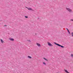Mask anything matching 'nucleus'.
<instances>
[{
  "label": "nucleus",
  "mask_w": 73,
  "mask_h": 73,
  "mask_svg": "<svg viewBox=\"0 0 73 73\" xmlns=\"http://www.w3.org/2000/svg\"><path fill=\"white\" fill-rule=\"evenodd\" d=\"M25 17L26 18H28V16H25Z\"/></svg>",
  "instance_id": "4468645a"
},
{
  "label": "nucleus",
  "mask_w": 73,
  "mask_h": 73,
  "mask_svg": "<svg viewBox=\"0 0 73 73\" xmlns=\"http://www.w3.org/2000/svg\"><path fill=\"white\" fill-rule=\"evenodd\" d=\"M54 44H56V45H58V46H61L62 47V48H64V47L62 46H61L58 44H57V43H56V42H54Z\"/></svg>",
  "instance_id": "f03ea898"
},
{
  "label": "nucleus",
  "mask_w": 73,
  "mask_h": 73,
  "mask_svg": "<svg viewBox=\"0 0 73 73\" xmlns=\"http://www.w3.org/2000/svg\"><path fill=\"white\" fill-rule=\"evenodd\" d=\"M64 70L65 72H66V73H69V72H68V70H67L64 69Z\"/></svg>",
  "instance_id": "0eeeda50"
},
{
  "label": "nucleus",
  "mask_w": 73,
  "mask_h": 73,
  "mask_svg": "<svg viewBox=\"0 0 73 73\" xmlns=\"http://www.w3.org/2000/svg\"><path fill=\"white\" fill-rule=\"evenodd\" d=\"M36 44L38 46V47H40V46H41V45L39 43H37Z\"/></svg>",
  "instance_id": "39448f33"
},
{
  "label": "nucleus",
  "mask_w": 73,
  "mask_h": 73,
  "mask_svg": "<svg viewBox=\"0 0 73 73\" xmlns=\"http://www.w3.org/2000/svg\"><path fill=\"white\" fill-rule=\"evenodd\" d=\"M49 46H53V45L50 42H47Z\"/></svg>",
  "instance_id": "7ed1b4c3"
},
{
  "label": "nucleus",
  "mask_w": 73,
  "mask_h": 73,
  "mask_svg": "<svg viewBox=\"0 0 73 73\" xmlns=\"http://www.w3.org/2000/svg\"><path fill=\"white\" fill-rule=\"evenodd\" d=\"M68 32L69 34H70V32L69 31Z\"/></svg>",
  "instance_id": "f3484780"
},
{
  "label": "nucleus",
  "mask_w": 73,
  "mask_h": 73,
  "mask_svg": "<svg viewBox=\"0 0 73 73\" xmlns=\"http://www.w3.org/2000/svg\"><path fill=\"white\" fill-rule=\"evenodd\" d=\"M71 56L72 57H73V54H71Z\"/></svg>",
  "instance_id": "9b49d317"
},
{
  "label": "nucleus",
  "mask_w": 73,
  "mask_h": 73,
  "mask_svg": "<svg viewBox=\"0 0 73 73\" xmlns=\"http://www.w3.org/2000/svg\"><path fill=\"white\" fill-rule=\"evenodd\" d=\"M67 30V31H68V32H69V30H68V29H66Z\"/></svg>",
  "instance_id": "2eb2a0df"
},
{
  "label": "nucleus",
  "mask_w": 73,
  "mask_h": 73,
  "mask_svg": "<svg viewBox=\"0 0 73 73\" xmlns=\"http://www.w3.org/2000/svg\"><path fill=\"white\" fill-rule=\"evenodd\" d=\"M27 9L29 10H31V11H33V9H32V8H27Z\"/></svg>",
  "instance_id": "6e6552de"
},
{
  "label": "nucleus",
  "mask_w": 73,
  "mask_h": 73,
  "mask_svg": "<svg viewBox=\"0 0 73 73\" xmlns=\"http://www.w3.org/2000/svg\"><path fill=\"white\" fill-rule=\"evenodd\" d=\"M66 9L67 11H68V12H72V9H70L69 8H66Z\"/></svg>",
  "instance_id": "f257e3e1"
},
{
  "label": "nucleus",
  "mask_w": 73,
  "mask_h": 73,
  "mask_svg": "<svg viewBox=\"0 0 73 73\" xmlns=\"http://www.w3.org/2000/svg\"><path fill=\"white\" fill-rule=\"evenodd\" d=\"M43 59H44V60H45V61H48V60H47V59H46V58H43Z\"/></svg>",
  "instance_id": "9d476101"
},
{
  "label": "nucleus",
  "mask_w": 73,
  "mask_h": 73,
  "mask_svg": "<svg viewBox=\"0 0 73 73\" xmlns=\"http://www.w3.org/2000/svg\"><path fill=\"white\" fill-rule=\"evenodd\" d=\"M43 64H44V65H46V63L44 62H43Z\"/></svg>",
  "instance_id": "f8f14e48"
},
{
  "label": "nucleus",
  "mask_w": 73,
  "mask_h": 73,
  "mask_svg": "<svg viewBox=\"0 0 73 73\" xmlns=\"http://www.w3.org/2000/svg\"><path fill=\"white\" fill-rule=\"evenodd\" d=\"M0 41L2 44H4V41L3 40V39H1Z\"/></svg>",
  "instance_id": "20e7f679"
},
{
  "label": "nucleus",
  "mask_w": 73,
  "mask_h": 73,
  "mask_svg": "<svg viewBox=\"0 0 73 73\" xmlns=\"http://www.w3.org/2000/svg\"><path fill=\"white\" fill-rule=\"evenodd\" d=\"M28 41L29 42H31V41L30 40H28Z\"/></svg>",
  "instance_id": "ddd939ff"
},
{
  "label": "nucleus",
  "mask_w": 73,
  "mask_h": 73,
  "mask_svg": "<svg viewBox=\"0 0 73 73\" xmlns=\"http://www.w3.org/2000/svg\"><path fill=\"white\" fill-rule=\"evenodd\" d=\"M9 40H10V41H14V39L12 38H9Z\"/></svg>",
  "instance_id": "423d86ee"
},
{
  "label": "nucleus",
  "mask_w": 73,
  "mask_h": 73,
  "mask_svg": "<svg viewBox=\"0 0 73 73\" xmlns=\"http://www.w3.org/2000/svg\"><path fill=\"white\" fill-rule=\"evenodd\" d=\"M71 21H73V19H71L70 20Z\"/></svg>",
  "instance_id": "dca6fc26"
},
{
  "label": "nucleus",
  "mask_w": 73,
  "mask_h": 73,
  "mask_svg": "<svg viewBox=\"0 0 73 73\" xmlns=\"http://www.w3.org/2000/svg\"><path fill=\"white\" fill-rule=\"evenodd\" d=\"M28 58H29L31 59L32 58V57L29 56H28Z\"/></svg>",
  "instance_id": "1a4fd4ad"
}]
</instances>
